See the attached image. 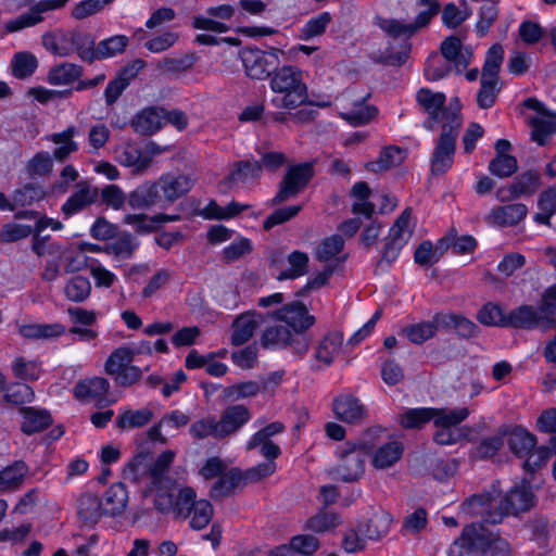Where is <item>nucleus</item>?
<instances>
[{"mask_svg": "<svg viewBox=\"0 0 556 556\" xmlns=\"http://www.w3.org/2000/svg\"><path fill=\"white\" fill-rule=\"evenodd\" d=\"M153 505L157 513L174 520L189 519L190 528L197 531L210 523L214 513L212 504L205 498H198L193 488L176 482L157 488Z\"/></svg>", "mask_w": 556, "mask_h": 556, "instance_id": "obj_1", "label": "nucleus"}, {"mask_svg": "<svg viewBox=\"0 0 556 556\" xmlns=\"http://www.w3.org/2000/svg\"><path fill=\"white\" fill-rule=\"evenodd\" d=\"M270 100L276 109L292 111L311 104L304 72L295 65L277 67L269 78Z\"/></svg>", "mask_w": 556, "mask_h": 556, "instance_id": "obj_2", "label": "nucleus"}, {"mask_svg": "<svg viewBox=\"0 0 556 556\" xmlns=\"http://www.w3.org/2000/svg\"><path fill=\"white\" fill-rule=\"evenodd\" d=\"M465 553L510 556L511 548L505 539L482 523H471L463 529L462 535L448 548L450 556H463Z\"/></svg>", "mask_w": 556, "mask_h": 556, "instance_id": "obj_3", "label": "nucleus"}, {"mask_svg": "<svg viewBox=\"0 0 556 556\" xmlns=\"http://www.w3.org/2000/svg\"><path fill=\"white\" fill-rule=\"evenodd\" d=\"M460 127V119L455 113L448 115L447 123H443L441 135L432 152L430 164L432 175H443L452 167Z\"/></svg>", "mask_w": 556, "mask_h": 556, "instance_id": "obj_4", "label": "nucleus"}, {"mask_svg": "<svg viewBox=\"0 0 556 556\" xmlns=\"http://www.w3.org/2000/svg\"><path fill=\"white\" fill-rule=\"evenodd\" d=\"M459 514L468 518L480 517L483 526L501 523V492L493 485L492 491L470 496L462 504Z\"/></svg>", "mask_w": 556, "mask_h": 556, "instance_id": "obj_5", "label": "nucleus"}, {"mask_svg": "<svg viewBox=\"0 0 556 556\" xmlns=\"http://www.w3.org/2000/svg\"><path fill=\"white\" fill-rule=\"evenodd\" d=\"M279 49L264 51L256 47H245L239 51L244 73L251 79L264 80L270 78L280 64Z\"/></svg>", "mask_w": 556, "mask_h": 556, "instance_id": "obj_6", "label": "nucleus"}, {"mask_svg": "<svg viewBox=\"0 0 556 556\" xmlns=\"http://www.w3.org/2000/svg\"><path fill=\"white\" fill-rule=\"evenodd\" d=\"M412 210L405 208L390 228L384 249L378 262L379 267H389L399 256L401 249L409 240L413 229L409 226Z\"/></svg>", "mask_w": 556, "mask_h": 556, "instance_id": "obj_7", "label": "nucleus"}, {"mask_svg": "<svg viewBox=\"0 0 556 556\" xmlns=\"http://www.w3.org/2000/svg\"><path fill=\"white\" fill-rule=\"evenodd\" d=\"M313 175V166L309 163L290 166L279 184L277 193L270 200V205H278L296 197L306 187Z\"/></svg>", "mask_w": 556, "mask_h": 556, "instance_id": "obj_8", "label": "nucleus"}, {"mask_svg": "<svg viewBox=\"0 0 556 556\" xmlns=\"http://www.w3.org/2000/svg\"><path fill=\"white\" fill-rule=\"evenodd\" d=\"M197 179L192 175L166 173L156 180L163 207L172 205L186 195L194 186Z\"/></svg>", "mask_w": 556, "mask_h": 556, "instance_id": "obj_9", "label": "nucleus"}, {"mask_svg": "<svg viewBox=\"0 0 556 556\" xmlns=\"http://www.w3.org/2000/svg\"><path fill=\"white\" fill-rule=\"evenodd\" d=\"M68 0H41L34 4L27 12L8 21L4 24L7 33H16L27 27H33L43 21L42 14L63 8Z\"/></svg>", "mask_w": 556, "mask_h": 556, "instance_id": "obj_10", "label": "nucleus"}, {"mask_svg": "<svg viewBox=\"0 0 556 556\" xmlns=\"http://www.w3.org/2000/svg\"><path fill=\"white\" fill-rule=\"evenodd\" d=\"M541 186V176L535 170H527L515 178L506 187L496 191V198L501 202H509L520 197H531Z\"/></svg>", "mask_w": 556, "mask_h": 556, "instance_id": "obj_11", "label": "nucleus"}, {"mask_svg": "<svg viewBox=\"0 0 556 556\" xmlns=\"http://www.w3.org/2000/svg\"><path fill=\"white\" fill-rule=\"evenodd\" d=\"M273 317L283 321L298 334L308 329L315 323V317L308 313L305 305L301 302L283 305L273 314Z\"/></svg>", "mask_w": 556, "mask_h": 556, "instance_id": "obj_12", "label": "nucleus"}, {"mask_svg": "<svg viewBox=\"0 0 556 556\" xmlns=\"http://www.w3.org/2000/svg\"><path fill=\"white\" fill-rule=\"evenodd\" d=\"M336 417L346 424L357 425L367 417V409L363 403L351 394L337 396L332 402Z\"/></svg>", "mask_w": 556, "mask_h": 556, "instance_id": "obj_13", "label": "nucleus"}, {"mask_svg": "<svg viewBox=\"0 0 556 556\" xmlns=\"http://www.w3.org/2000/svg\"><path fill=\"white\" fill-rule=\"evenodd\" d=\"M533 506V494L527 483L513 486L505 496H501V513L503 519L507 515H517Z\"/></svg>", "mask_w": 556, "mask_h": 556, "instance_id": "obj_14", "label": "nucleus"}, {"mask_svg": "<svg viewBox=\"0 0 556 556\" xmlns=\"http://www.w3.org/2000/svg\"><path fill=\"white\" fill-rule=\"evenodd\" d=\"M340 463L336 468L339 479L344 482H353L364 475V457L361 450L355 446L339 452Z\"/></svg>", "mask_w": 556, "mask_h": 556, "instance_id": "obj_15", "label": "nucleus"}, {"mask_svg": "<svg viewBox=\"0 0 556 556\" xmlns=\"http://www.w3.org/2000/svg\"><path fill=\"white\" fill-rule=\"evenodd\" d=\"M110 390V382L103 377H92L79 381L74 388L76 399L86 402H94L97 406L103 407L109 403L106 394Z\"/></svg>", "mask_w": 556, "mask_h": 556, "instance_id": "obj_16", "label": "nucleus"}, {"mask_svg": "<svg viewBox=\"0 0 556 556\" xmlns=\"http://www.w3.org/2000/svg\"><path fill=\"white\" fill-rule=\"evenodd\" d=\"M343 343V337L339 332H329L316 345L314 351V361L312 365L314 370H320L329 367L336 356L339 355Z\"/></svg>", "mask_w": 556, "mask_h": 556, "instance_id": "obj_17", "label": "nucleus"}, {"mask_svg": "<svg viewBox=\"0 0 556 556\" xmlns=\"http://www.w3.org/2000/svg\"><path fill=\"white\" fill-rule=\"evenodd\" d=\"M251 419L249 408L242 404L226 407L217 419L222 440L236 434Z\"/></svg>", "mask_w": 556, "mask_h": 556, "instance_id": "obj_18", "label": "nucleus"}, {"mask_svg": "<svg viewBox=\"0 0 556 556\" xmlns=\"http://www.w3.org/2000/svg\"><path fill=\"white\" fill-rule=\"evenodd\" d=\"M144 61L136 60L131 64L125 66L114 78L109 83L104 90V98L106 105H113L124 90L129 86L130 81L138 75L144 67Z\"/></svg>", "mask_w": 556, "mask_h": 556, "instance_id": "obj_19", "label": "nucleus"}, {"mask_svg": "<svg viewBox=\"0 0 556 556\" xmlns=\"http://www.w3.org/2000/svg\"><path fill=\"white\" fill-rule=\"evenodd\" d=\"M416 98L418 103L429 114V118L425 122V127L433 130L434 124L443 121L445 94L422 88L417 92Z\"/></svg>", "mask_w": 556, "mask_h": 556, "instance_id": "obj_20", "label": "nucleus"}, {"mask_svg": "<svg viewBox=\"0 0 556 556\" xmlns=\"http://www.w3.org/2000/svg\"><path fill=\"white\" fill-rule=\"evenodd\" d=\"M98 199V190L87 182H79L76 191L65 201L61 211L65 218L84 211Z\"/></svg>", "mask_w": 556, "mask_h": 556, "instance_id": "obj_21", "label": "nucleus"}, {"mask_svg": "<svg viewBox=\"0 0 556 556\" xmlns=\"http://www.w3.org/2000/svg\"><path fill=\"white\" fill-rule=\"evenodd\" d=\"M262 164L255 160H242L233 164L232 169L225 178V184L232 188L237 184L254 185L261 178Z\"/></svg>", "mask_w": 556, "mask_h": 556, "instance_id": "obj_22", "label": "nucleus"}, {"mask_svg": "<svg viewBox=\"0 0 556 556\" xmlns=\"http://www.w3.org/2000/svg\"><path fill=\"white\" fill-rule=\"evenodd\" d=\"M127 203L132 210L149 208L155 205L163 207L157 182L148 181L138 186L128 194Z\"/></svg>", "mask_w": 556, "mask_h": 556, "instance_id": "obj_23", "label": "nucleus"}, {"mask_svg": "<svg viewBox=\"0 0 556 556\" xmlns=\"http://www.w3.org/2000/svg\"><path fill=\"white\" fill-rule=\"evenodd\" d=\"M443 58L460 74L470 63L471 52L463 49L462 40L456 36L446 37L440 46Z\"/></svg>", "mask_w": 556, "mask_h": 556, "instance_id": "obj_24", "label": "nucleus"}, {"mask_svg": "<svg viewBox=\"0 0 556 556\" xmlns=\"http://www.w3.org/2000/svg\"><path fill=\"white\" fill-rule=\"evenodd\" d=\"M29 472L28 465L15 460L0 470V493H12L20 490Z\"/></svg>", "mask_w": 556, "mask_h": 556, "instance_id": "obj_25", "label": "nucleus"}, {"mask_svg": "<svg viewBox=\"0 0 556 556\" xmlns=\"http://www.w3.org/2000/svg\"><path fill=\"white\" fill-rule=\"evenodd\" d=\"M543 325L536 307L520 305L507 313L504 327L516 329H533Z\"/></svg>", "mask_w": 556, "mask_h": 556, "instance_id": "obj_26", "label": "nucleus"}, {"mask_svg": "<svg viewBox=\"0 0 556 556\" xmlns=\"http://www.w3.org/2000/svg\"><path fill=\"white\" fill-rule=\"evenodd\" d=\"M244 480V473L239 468L226 469L211 486L210 496L214 500L230 496Z\"/></svg>", "mask_w": 556, "mask_h": 556, "instance_id": "obj_27", "label": "nucleus"}, {"mask_svg": "<svg viewBox=\"0 0 556 556\" xmlns=\"http://www.w3.org/2000/svg\"><path fill=\"white\" fill-rule=\"evenodd\" d=\"M20 412L23 416L21 430L27 435L41 432L52 424L51 414L47 409L22 407Z\"/></svg>", "mask_w": 556, "mask_h": 556, "instance_id": "obj_28", "label": "nucleus"}, {"mask_svg": "<svg viewBox=\"0 0 556 556\" xmlns=\"http://www.w3.org/2000/svg\"><path fill=\"white\" fill-rule=\"evenodd\" d=\"M73 40V29H58L42 36V46L49 52L65 58L74 53Z\"/></svg>", "mask_w": 556, "mask_h": 556, "instance_id": "obj_29", "label": "nucleus"}, {"mask_svg": "<svg viewBox=\"0 0 556 556\" xmlns=\"http://www.w3.org/2000/svg\"><path fill=\"white\" fill-rule=\"evenodd\" d=\"M117 160L123 166L132 167L135 173L140 174L152 164V157L132 143H126L122 147Z\"/></svg>", "mask_w": 556, "mask_h": 556, "instance_id": "obj_30", "label": "nucleus"}, {"mask_svg": "<svg viewBox=\"0 0 556 556\" xmlns=\"http://www.w3.org/2000/svg\"><path fill=\"white\" fill-rule=\"evenodd\" d=\"M257 327L258 320L255 313L241 314L232 323L230 343L235 346L247 343L253 337Z\"/></svg>", "mask_w": 556, "mask_h": 556, "instance_id": "obj_31", "label": "nucleus"}, {"mask_svg": "<svg viewBox=\"0 0 556 556\" xmlns=\"http://www.w3.org/2000/svg\"><path fill=\"white\" fill-rule=\"evenodd\" d=\"M65 332V326L60 323L27 324L18 327V333L22 337L33 340H53L62 337Z\"/></svg>", "mask_w": 556, "mask_h": 556, "instance_id": "obj_32", "label": "nucleus"}, {"mask_svg": "<svg viewBox=\"0 0 556 556\" xmlns=\"http://www.w3.org/2000/svg\"><path fill=\"white\" fill-rule=\"evenodd\" d=\"M175 453L170 450L162 452L156 459L152 463L149 469V478L152 484L153 494L157 488L166 485L167 483H175L167 477L168 469L174 460Z\"/></svg>", "mask_w": 556, "mask_h": 556, "instance_id": "obj_33", "label": "nucleus"}, {"mask_svg": "<svg viewBox=\"0 0 556 556\" xmlns=\"http://www.w3.org/2000/svg\"><path fill=\"white\" fill-rule=\"evenodd\" d=\"M128 503V492L122 482L112 484L104 493L102 501L104 515L117 516L122 514Z\"/></svg>", "mask_w": 556, "mask_h": 556, "instance_id": "obj_34", "label": "nucleus"}, {"mask_svg": "<svg viewBox=\"0 0 556 556\" xmlns=\"http://www.w3.org/2000/svg\"><path fill=\"white\" fill-rule=\"evenodd\" d=\"M435 323L444 328L454 329L460 337L469 339L478 333L477 325L470 319L457 314H438Z\"/></svg>", "mask_w": 556, "mask_h": 556, "instance_id": "obj_35", "label": "nucleus"}, {"mask_svg": "<svg viewBox=\"0 0 556 556\" xmlns=\"http://www.w3.org/2000/svg\"><path fill=\"white\" fill-rule=\"evenodd\" d=\"M38 59L30 51H18L13 54L10 62V71L17 79H27L34 75L38 67Z\"/></svg>", "mask_w": 556, "mask_h": 556, "instance_id": "obj_36", "label": "nucleus"}, {"mask_svg": "<svg viewBox=\"0 0 556 556\" xmlns=\"http://www.w3.org/2000/svg\"><path fill=\"white\" fill-rule=\"evenodd\" d=\"M404 446L400 441H390L378 447L372 456V465L377 469H387L400 460Z\"/></svg>", "mask_w": 556, "mask_h": 556, "instance_id": "obj_37", "label": "nucleus"}, {"mask_svg": "<svg viewBox=\"0 0 556 556\" xmlns=\"http://www.w3.org/2000/svg\"><path fill=\"white\" fill-rule=\"evenodd\" d=\"M528 214V207L522 203L498 206L491 212L490 217L500 226H514L520 223Z\"/></svg>", "mask_w": 556, "mask_h": 556, "instance_id": "obj_38", "label": "nucleus"}, {"mask_svg": "<svg viewBox=\"0 0 556 556\" xmlns=\"http://www.w3.org/2000/svg\"><path fill=\"white\" fill-rule=\"evenodd\" d=\"M75 135L76 128L74 126L67 127L61 132L52 134L49 139L59 147L51 156L59 162H64L72 153L76 152L78 144L73 140Z\"/></svg>", "mask_w": 556, "mask_h": 556, "instance_id": "obj_39", "label": "nucleus"}, {"mask_svg": "<svg viewBox=\"0 0 556 556\" xmlns=\"http://www.w3.org/2000/svg\"><path fill=\"white\" fill-rule=\"evenodd\" d=\"M342 108L343 111L340 112V117L352 126L365 125L377 114V109L375 106L364 104L363 101H353L350 109L346 105H342Z\"/></svg>", "mask_w": 556, "mask_h": 556, "instance_id": "obj_40", "label": "nucleus"}, {"mask_svg": "<svg viewBox=\"0 0 556 556\" xmlns=\"http://www.w3.org/2000/svg\"><path fill=\"white\" fill-rule=\"evenodd\" d=\"M77 513L83 521L94 525L104 514L102 502L97 495L85 493L78 500Z\"/></svg>", "mask_w": 556, "mask_h": 556, "instance_id": "obj_41", "label": "nucleus"}, {"mask_svg": "<svg viewBox=\"0 0 556 556\" xmlns=\"http://www.w3.org/2000/svg\"><path fill=\"white\" fill-rule=\"evenodd\" d=\"M163 121V110L146 109L132 121V127L137 132L151 135L162 128Z\"/></svg>", "mask_w": 556, "mask_h": 556, "instance_id": "obj_42", "label": "nucleus"}, {"mask_svg": "<svg viewBox=\"0 0 556 556\" xmlns=\"http://www.w3.org/2000/svg\"><path fill=\"white\" fill-rule=\"evenodd\" d=\"M392 521L391 514L380 510L374 514L365 526H359V531L369 540H379L389 532Z\"/></svg>", "mask_w": 556, "mask_h": 556, "instance_id": "obj_43", "label": "nucleus"}, {"mask_svg": "<svg viewBox=\"0 0 556 556\" xmlns=\"http://www.w3.org/2000/svg\"><path fill=\"white\" fill-rule=\"evenodd\" d=\"M535 445V437L523 428H516L509 433L508 447L519 458L528 456Z\"/></svg>", "mask_w": 556, "mask_h": 556, "instance_id": "obj_44", "label": "nucleus"}, {"mask_svg": "<svg viewBox=\"0 0 556 556\" xmlns=\"http://www.w3.org/2000/svg\"><path fill=\"white\" fill-rule=\"evenodd\" d=\"M406 156V152L397 147L384 148L376 161L368 162L366 168L370 172H383L400 165Z\"/></svg>", "mask_w": 556, "mask_h": 556, "instance_id": "obj_45", "label": "nucleus"}, {"mask_svg": "<svg viewBox=\"0 0 556 556\" xmlns=\"http://www.w3.org/2000/svg\"><path fill=\"white\" fill-rule=\"evenodd\" d=\"M83 75V67L74 63H62L50 68L48 81L54 86L70 85Z\"/></svg>", "mask_w": 556, "mask_h": 556, "instance_id": "obj_46", "label": "nucleus"}, {"mask_svg": "<svg viewBox=\"0 0 556 556\" xmlns=\"http://www.w3.org/2000/svg\"><path fill=\"white\" fill-rule=\"evenodd\" d=\"M539 212L534 214V220L542 225H551V218L556 214V187H549L542 191L538 199Z\"/></svg>", "mask_w": 556, "mask_h": 556, "instance_id": "obj_47", "label": "nucleus"}, {"mask_svg": "<svg viewBox=\"0 0 556 556\" xmlns=\"http://www.w3.org/2000/svg\"><path fill=\"white\" fill-rule=\"evenodd\" d=\"M138 353V351H135L134 349L127 346H121L115 349L105 361V372L113 377L121 370L129 367L135 358V355Z\"/></svg>", "mask_w": 556, "mask_h": 556, "instance_id": "obj_48", "label": "nucleus"}, {"mask_svg": "<svg viewBox=\"0 0 556 556\" xmlns=\"http://www.w3.org/2000/svg\"><path fill=\"white\" fill-rule=\"evenodd\" d=\"M73 48L79 59L84 62H94L96 39L90 33L73 29Z\"/></svg>", "mask_w": 556, "mask_h": 556, "instance_id": "obj_49", "label": "nucleus"}, {"mask_svg": "<svg viewBox=\"0 0 556 556\" xmlns=\"http://www.w3.org/2000/svg\"><path fill=\"white\" fill-rule=\"evenodd\" d=\"M139 243L129 232H123L113 242L104 245L105 253L116 258H130L137 250Z\"/></svg>", "mask_w": 556, "mask_h": 556, "instance_id": "obj_50", "label": "nucleus"}, {"mask_svg": "<svg viewBox=\"0 0 556 556\" xmlns=\"http://www.w3.org/2000/svg\"><path fill=\"white\" fill-rule=\"evenodd\" d=\"M128 42L129 39L125 35H115L99 41L96 46L94 61L110 59L123 53Z\"/></svg>", "mask_w": 556, "mask_h": 556, "instance_id": "obj_51", "label": "nucleus"}, {"mask_svg": "<svg viewBox=\"0 0 556 556\" xmlns=\"http://www.w3.org/2000/svg\"><path fill=\"white\" fill-rule=\"evenodd\" d=\"M531 138L540 146L547 142L549 136L556 134V118L551 115H539L530 119Z\"/></svg>", "mask_w": 556, "mask_h": 556, "instance_id": "obj_52", "label": "nucleus"}, {"mask_svg": "<svg viewBox=\"0 0 556 556\" xmlns=\"http://www.w3.org/2000/svg\"><path fill=\"white\" fill-rule=\"evenodd\" d=\"M506 434L507 429L500 428L493 435L483 438L475 447V456L480 459H488L495 456L503 447Z\"/></svg>", "mask_w": 556, "mask_h": 556, "instance_id": "obj_53", "label": "nucleus"}, {"mask_svg": "<svg viewBox=\"0 0 556 556\" xmlns=\"http://www.w3.org/2000/svg\"><path fill=\"white\" fill-rule=\"evenodd\" d=\"M291 331L282 325L267 327L262 337L261 343L266 349H282L288 346L291 341Z\"/></svg>", "mask_w": 556, "mask_h": 556, "instance_id": "obj_54", "label": "nucleus"}, {"mask_svg": "<svg viewBox=\"0 0 556 556\" xmlns=\"http://www.w3.org/2000/svg\"><path fill=\"white\" fill-rule=\"evenodd\" d=\"M471 10L468 3L463 0L460 7L450 2L442 10V23L447 28H456L471 16Z\"/></svg>", "mask_w": 556, "mask_h": 556, "instance_id": "obj_55", "label": "nucleus"}, {"mask_svg": "<svg viewBox=\"0 0 556 556\" xmlns=\"http://www.w3.org/2000/svg\"><path fill=\"white\" fill-rule=\"evenodd\" d=\"M379 25L382 30L394 38H409L418 29L427 26L418 25V16H416L414 23H404L399 20L387 18L382 20Z\"/></svg>", "mask_w": 556, "mask_h": 556, "instance_id": "obj_56", "label": "nucleus"}, {"mask_svg": "<svg viewBox=\"0 0 556 556\" xmlns=\"http://www.w3.org/2000/svg\"><path fill=\"white\" fill-rule=\"evenodd\" d=\"M477 241L471 236L456 237L454 233H448L438 241V249L441 253L451 248L455 254H466L476 248Z\"/></svg>", "mask_w": 556, "mask_h": 556, "instance_id": "obj_57", "label": "nucleus"}, {"mask_svg": "<svg viewBox=\"0 0 556 556\" xmlns=\"http://www.w3.org/2000/svg\"><path fill=\"white\" fill-rule=\"evenodd\" d=\"M432 412L433 417H431V420L433 421L434 427H457L469 416L467 407H460L457 409L432 408Z\"/></svg>", "mask_w": 556, "mask_h": 556, "instance_id": "obj_58", "label": "nucleus"}, {"mask_svg": "<svg viewBox=\"0 0 556 556\" xmlns=\"http://www.w3.org/2000/svg\"><path fill=\"white\" fill-rule=\"evenodd\" d=\"M91 292V283L88 278L83 276H75L71 278L65 287L64 294L67 300L80 303L87 300Z\"/></svg>", "mask_w": 556, "mask_h": 556, "instance_id": "obj_59", "label": "nucleus"}, {"mask_svg": "<svg viewBox=\"0 0 556 556\" xmlns=\"http://www.w3.org/2000/svg\"><path fill=\"white\" fill-rule=\"evenodd\" d=\"M287 260L289 268L277 276L278 280L294 279L306 274L309 260L306 253L293 251Z\"/></svg>", "mask_w": 556, "mask_h": 556, "instance_id": "obj_60", "label": "nucleus"}, {"mask_svg": "<svg viewBox=\"0 0 556 556\" xmlns=\"http://www.w3.org/2000/svg\"><path fill=\"white\" fill-rule=\"evenodd\" d=\"M34 397L35 393L28 384L12 383L8 386L5 383V390L1 393V403L5 402L14 405H21L31 402Z\"/></svg>", "mask_w": 556, "mask_h": 556, "instance_id": "obj_61", "label": "nucleus"}, {"mask_svg": "<svg viewBox=\"0 0 556 556\" xmlns=\"http://www.w3.org/2000/svg\"><path fill=\"white\" fill-rule=\"evenodd\" d=\"M189 432L195 440H203L210 437L216 440H222L217 419L213 416L195 420L190 426Z\"/></svg>", "mask_w": 556, "mask_h": 556, "instance_id": "obj_62", "label": "nucleus"}, {"mask_svg": "<svg viewBox=\"0 0 556 556\" xmlns=\"http://www.w3.org/2000/svg\"><path fill=\"white\" fill-rule=\"evenodd\" d=\"M331 22V15L328 12H321L309 18L300 29L299 38L301 40H309L321 36Z\"/></svg>", "mask_w": 556, "mask_h": 556, "instance_id": "obj_63", "label": "nucleus"}, {"mask_svg": "<svg viewBox=\"0 0 556 556\" xmlns=\"http://www.w3.org/2000/svg\"><path fill=\"white\" fill-rule=\"evenodd\" d=\"M536 309L543 325L552 326L556 324V285L544 291Z\"/></svg>", "mask_w": 556, "mask_h": 556, "instance_id": "obj_64", "label": "nucleus"}]
</instances>
